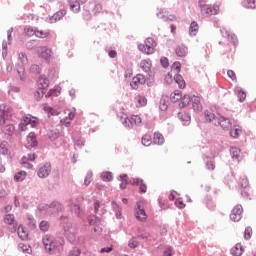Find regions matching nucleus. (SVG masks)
Instances as JSON below:
<instances>
[{"label": "nucleus", "instance_id": "nucleus-20", "mask_svg": "<svg viewBox=\"0 0 256 256\" xmlns=\"http://www.w3.org/2000/svg\"><path fill=\"white\" fill-rule=\"evenodd\" d=\"M134 101L136 107H145V105H147V98L141 94L136 95Z\"/></svg>", "mask_w": 256, "mask_h": 256}, {"label": "nucleus", "instance_id": "nucleus-12", "mask_svg": "<svg viewBox=\"0 0 256 256\" xmlns=\"http://www.w3.org/2000/svg\"><path fill=\"white\" fill-rule=\"evenodd\" d=\"M192 107L196 113H201V111H203V104H201V97L199 96L192 97Z\"/></svg>", "mask_w": 256, "mask_h": 256}, {"label": "nucleus", "instance_id": "nucleus-32", "mask_svg": "<svg viewBox=\"0 0 256 256\" xmlns=\"http://www.w3.org/2000/svg\"><path fill=\"white\" fill-rule=\"evenodd\" d=\"M64 15H67V11L59 10L52 16L51 20L52 21H61V19H63Z\"/></svg>", "mask_w": 256, "mask_h": 256}, {"label": "nucleus", "instance_id": "nucleus-5", "mask_svg": "<svg viewBox=\"0 0 256 256\" xmlns=\"http://www.w3.org/2000/svg\"><path fill=\"white\" fill-rule=\"evenodd\" d=\"M37 55L40 57V59H43L46 61V63H49L51 61V56L53 55V51L51 48H47L46 46H40L37 48Z\"/></svg>", "mask_w": 256, "mask_h": 256}, {"label": "nucleus", "instance_id": "nucleus-19", "mask_svg": "<svg viewBox=\"0 0 256 256\" xmlns=\"http://www.w3.org/2000/svg\"><path fill=\"white\" fill-rule=\"evenodd\" d=\"M157 16L159 17V19H163L164 21H168V19L170 21H173V19H175V15H169V11H167L166 9H162Z\"/></svg>", "mask_w": 256, "mask_h": 256}, {"label": "nucleus", "instance_id": "nucleus-1", "mask_svg": "<svg viewBox=\"0 0 256 256\" xmlns=\"http://www.w3.org/2000/svg\"><path fill=\"white\" fill-rule=\"evenodd\" d=\"M206 121H209V123H212V125H215L218 127L220 125L222 129H229L231 127V120L227 119L225 117H217L215 113L206 111L205 112Z\"/></svg>", "mask_w": 256, "mask_h": 256}, {"label": "nucleus", "instance_id": "nucleus-41", "mask_svg": "<svg viewBox=\"0 0 256 256\" xmlns=\"http://www.w3.org/2000/svg\"><path fill=\"white\" fill-rule=\"evenodd\" d=\"M49 97H59L61 95V87L56 86L48 93Z\"/></svg>", "mask_w": 256, "mask_h": 256}, {"label": "nucleus", "instance_id": "nucleus-60", "mask_svg": "<svg viewBox=\"0 0 256 256\" xmlns=\"http://www.w3.org/2000/svg\"><path fill=\"white\" fill-rule=\"evenodd\" d=\"M206 167L208 171H215V162L209 161L206 163Z\"/></svg>", "mask_w": 256, "mask_h": 256}, {"label": "nucleus", "instance_id": "nucleus-27", "mask_svg": "<svg viewBox=\"0 0 256 256\" xmlns=\"http://www.w3.org/2000/svg\"><path fill=\"white\" fill-rule=\"evenodd\" d=\"M178 119L184 123V125H189V122L191 121V116L187 115L185 112L178 113Z\"/></svg>", "mask_w": 256, "mask_h": 256}, {"label": "nucleus", "instance_id": "nucleus-58", "mask_svg": "<svg viewBox=\"0 0 256 256\" xmlns=\"http://www.w3.org/2000/svg\"><path fill=\"white\" fill-rule=\"evenodd\" d=\"M45 93H47V90H45V88H42L41 86H38V91H37L38 99H41V97H43Z\"/></svg>", "mask_w": 256, "mask_h": 256}, {"label": "nucleus", "instance_id": "nucleus-56", "mask_svg": "<svg viewBox=\"0 0 256 256\" xmlns=\"http://www.w3.org/2000/svg\"><path fill=\"white\" fill-rule=\"evenodd\" d=\"M111 251H113V245L100 249L99 253L104 255V253H111Z\"/></svg>", "mask_w": 256, "mask_h": 256}, {"label": "nucleus", "instance_id": "nucleus-33", "mask_svg": "<svg viewBox=\"0 0 256 256\" xmlns=\"http://www.w3.org/2000/svg\"><path fill=\"white\" fill-rule=\"evenodd\" d=\"M154 143L156 145H163L165 143V138L161 133H154Z\"/></svg>", "mask_w": 256, "mask_h": 256}, {"label": "nucleus", "instance_id": "nucleus-35", "mask_svg": "<svg viewBox=\"0 0 256 256\" xmlns=\"http://www.w3.org/2000/svg\"><path fill=\"white\" fill-rule=\"evenodd\" d=\"M50 211L51 213H59V211H63V206L58 202H54L50 205Z\"/></svg>", "mask_w": 256, "mask_h": 256}, {"label": "nucleus", "instance_id": "nucleus-10", "mask_svg": "<svg viewBox=\"0 0 256 256\" xmlns=\"http://www.w3.org/2000/svg\"><path fill=\"white\" fill-rule=\"evenodd\" d=\"M132 89H139V85H145V76L137 74L130 83Z\"/></svg>", "mask_w": 256, "mask_h": 256}, {"label": "nucleus", "instance_id": "nucleus-24", "mask_svg": "<svg viewBox=\"0 0 256 256\" xmlns=\"http://www.w3.org/2000/svg\"><path fill=\"white\" fill-rule=\"evenodd\" d=\"M38 87L47 91V87H49V79L45 76H41L38 81Z\"/></svg>", "mask_w": 256, "mask_h": 256}, {"label": "nucleus", "instance_id": "nucleus-55", "mask_svg": "<svg viewBox=\"0 0 256 256\" xmlns=\"http://www.w3.org/2000/svg\"><path fill=\"white\" fill-rule=\"evenodd\" d=\"M252 233L253 229H251V227H247L244 231V239H249Z\"/></svg>", "mask_w": 256, "mask_h": 256}, {"label": "nucleus", "instance_id": "nucleus-21", "mask_svg": "<svg viewBox=\"0 0 256 256\" xmlns=\"http://www.w3.org/2000/svg\"><path fill=\"white\" fill-rule=\"evenodd\" d=\"M27 147H37V138L35 137V133L30 132L26 138Z\"/></svg>", "mask_w": 256, "mask_h": 256}, {"label": "nucleus", "instance_id": "nucleus-29", "mask_svg": "<svg viewBox=\"0 0 256 256\" xmlns=\"http://www.w3.org/2000/svg\"><path fill=\"white\" fill-rule=\"evenodd\" d=\"M140 67L145 73H149L151 71V60H142Z\"/></svg>", "mask_w": 256, "mask_h": 256}, {"label": "nucleus", "instance_id": "nucleus-52", "mask_svg": "<svg viewBox=\"0 0 256 256\" xmlns=\"http://www.w3.org/2000/svg\"><path fill=\"white\" fill-rule=\"evenodd\" d=\"M41 231H49V222L42 221L39 225Z\"/></svg>", "mask_w": 256, "mask_h": 256}, {"label": "nucleus", "instance_id": "nucleus-39", "mask_svg": "<svg viewBox=\"0 0 256 256\" xmlns=\"http://www.w3.org/2000/svg\"><path fill=\"white\" fill-rule=\"evenodd\" d=\"M25 177H27V172L26 171H20L14 176V180L19 183V181L25 180Z\"/></svg>", "mask_w": 256, "mask_h": 256}, {"label": "nucleus", "instance_id": "nucleus-22", "mask_svg": "<svg viewBox=\"0 0 256 256\" xmlns=\"http://www.w3.org/2000/svg\"><path fill=\"white\" fill-rule=\"evenodd\" d=\"M244 251L245 250L243 249V245L238 243L234 247H232L231 255H233V256H242Z\"/></svg>", "mask_w": 256, "mask_h": 256}, {"label": "nucleus", "instance_id": "nucleus-11", "mask_svg": "<svg viewBox=\"0 0 256 256\" xmlns=\"http://www.w3.org/2000/svg\"><path fill=\"white\" fill-rule=\"evenodd\" d=\"M49 173H51V163H46L39 168L38 177H40V179H45V177H49Z\"/></svg>", "mask_w": 256, "mask_h": 256}, {"label": "nucleus", "instance_id": "nucleus-2", "mask_svg": "<svg viewBox=\"0 0 256 256\" xmlns=\"http://www.w3.org/2000/svg\"><path fill=\"white\" fill-rule=\"evenodd\" d=\"M157 47V43L153 38H147L144 41V44L138 45L139 51L145 53L146 55H153L155 53V48Z\"/></svg>", "mask_w": 256, "mask_h": 256}, {"label": "nucleus", "instance_id": "nucleus-9", "mask_svg": "<svg viewBox=\"0 0 256 256\" xmlns=\"http://www.w3.org/2000/svg\"><path fill=\"white\" fill-rule=\"evenodd\" d=\"M243 215V206L241 205H236L230 214V219L237 223V221H241V217Z\"/></svg>", "mask_w": 256, "mask_h": 256}, {"label": "nucleus", "instance_id": "nucleus-30", "mask_svg": "<svg viewBox=\"0 0 256 256\" xmlns=\"http://www.w3.org/2000/svg\"><path fill=\"white\" fill-rule=\"evenodd\" d=\"M180 104L179 107L183 108V107H187V105H189V103H191V96H189L188 94H185L184 96H181L180 99Z\"/></svg>", "mask_w": 256, "mask_h": 256}, {"label": "nucleus", "instance_id": "nucleus-54", "mask_svg": "<svg viewBox=\"0 0 256 256\" xmlns=\"http://www.w3.org/2000/svg\"><path fill=\"white\" fill-rule=\"evenodd\" d=\"M30 71H31V73H34V74L40 73L41 72V67H39V65H37V64H33L30 67Z\"/></svg>", "mask_w": 256, "mask_h": 256}, {"label": "nucleus", "instance_id": "nucleus-38", "mask_svg": "<svg viewBox=\"0 0 256 256\" xmlns=\"http://www.w3.org/2000/svg\"><path fill=\"white\" fill-rule=\"evenodd\" d=\"M151 143H153V139L151 138V135L145 134L142 137V145H144V147H149Z\"/></svg>", "mask_w": 256, "mask_h": 256}, {"label": "nucleus", "instance_id": "nucleus-15", "mask_svg": "<svg viewBox=\"0 0 256 256\" xmlns=\"http://www.w3.org/2000/svg\"><path fill=\"white\" fill-rule=\"evenodd\" d=\"M230 155L232 159H234V161H237L238 163L239 161H241V159H243V154L241 153V150L236 147H232L230 149Z\"/></svg>", "mask_w": 256, "mask_h": 256}, {"label": "nucleus", "instance_id": "nucleus-25", "mask_svg": "<svg viewBox=\"0 0 256 256\" xmlns=\"http://www.w3.org/2000/svg\"><path fill=\"white\" fill-rule=\"evenodd\" d=\"M174 81L175 83H177L179 89H185L186 84L185 80L183 79V76L177 74L176 76H174Z\"/></svg>", "mask_w": 256, "mask_h": 256}, {"label": "nucleus", "instance_id": "nucleus-37", "mask_svg": "<svg viewBox=\"0 0 256 256\" xmlns=\"http://www.w3.org/2000/svg\"><path fill=\"white\" fill-rule=\"evenodd\" d=\"M139 237L140 239H145L146 241H151L153 239L151 234L143 229H139Z\"/></svg>", "mask_w": 256, "mask_h": 256}, {"label": "nucleus", "instance_id": "nucleus-18", "mask_svg": "<svg viewBox=\"0 0 256 256\" xmlns=\"http://www.w3.org/2000/svg\"><path fill=\"white\" fill-rule=\"evenodd\" d=\"M243 133V128L240 125H234V127L230 130V137L233 139H239V135Z\"/></svg>", "mask_w": 256, "mask_h": 256}, {"label": "nucleus", "instance_id": "nucleus-45", "mask_svg": "<svg viewBox=\"0 0 256 256\" xmlns=\"http://www.w3.org/2000/svg\"><path fill=\"white\" fill-rule=\"evenodd\" d=\"M18 247H19L20 251H23V253L31 252V246H29L27 244L20 243Z\"/></svg>", "mask_w": 256, "mask_h": 256}, {"label": "nucleus", "instance_id": "nucleus-13", "mask_svg": "<svg viewBox=\"0 0 256 256\" xmlns=\"http://www.w3.org/2000/svg\"><path fill=\"white\" fill-rule=\"evenodd\" d=\"M175 53H176L177 57H187V55L189 53V48H187V46H185V44H179L175 48Z\"/></svg>", "mask_w": 256, "mask_h": 256}, {"label": "nucleus", "instance_id": "nucleus-4", "mask_svg": "<svg viewBox=\"0 0 256 256\" xmlns=\"http://www.w3.org/2000/svg\"><path fill=\"white\" fill-rule=\"evenodd\" d=\"M199 5L201 8L202 15H217L219 13V6L211 7L207 4H205V1L200 0Z\"/></svg>", "mask_w": 256, "mask_h": 256}, {"label": "nucleus", "instance_id": "nucleus-16", "mask_svg": "<svg viewBox=\"0 0 256 256\" xmlns=\"http://www.w3.org/2000/svg\"><path fill=\"white\" fill-rule=\"evenodd\" d=\"M27 161H35V153L28 154L22 158V167L25 169H31L33 165L29 164Z\"/></svg>", "mask_w": 256, "mask_h": 256}, {"label": "nucleus", "instance_id": "nucleus-43", "mask_svg": "<svg viewBox=\"0 0 256 256\" xmlns=\"http://www.w3.org/2000/svg\"><path fill=\"white\" fill-rule=\"evenodd\" d=\"M75 119V112H69L68 117L64 119L65 127H69L71 123L69 121H73Z\"/></svg>", "mask_w": 256, "mask_h": 256}, {"label": "nucleus", "instance_id": "nucleus-40", "mask_svg": "<svg viewBox=\"0 0 256 256\" xmlns=\"http://www.w3.org/2000/svg\"><path fill=\"white\" fill-rule=\"evenodd\" d=\"M34 34L36 37H39L40 39H45V37H49V31L47 30H35Z\"/></svg>", "mask_w": 256, "mask_h": 256}, {"label": "nucleus", "instance_id": "nucleus-28", "mask_svg": "<svg viewBox=\"0 0 256 256\" xmlns=\"http://www.w3.org/2000/svg\"><path fill=\"white\" fill-rule=\"evenodd\" d=\"M160 110L161 111H167L168 107H169V98H167V96H163L160 99Z\"/></svg>", "mask_w": 256, "mask_h": 256}, {"label": "nucleus", "instance_id": "nucleus-3", "mask_svg": "<svg viewBox=\"0 0 256 256\" xmlns=\"http://www.w3.org/2000/svg\"><path fill=\"white\" fill-rule=\"evenodd\" d=\"M27 125H31V127H37V125H39V118L31 116V114L24 116L19 125L20 131H27Z\"/></svg>", "mask_w": 256, "mask_h": 256}, {"label": "nucleus", "instance_id": "nucleus-50", "mask_svg": "<svg viewBox=\"0 0 256 256\" xmlns=\"http://www.w3.org/2000/svg\"><path fill=\"white\" fill-rule=\"evenodd\" d=\"M239 183L243 189H247V187H249V180L246 177H241Z\"/></svg>", "mask_w": 256, "mask_h": 256}, {"label": "nucleus", "instance_id": "nucleus-59", "mask_svg": "<svg viewBox=\"0 0 256 256\" xmlns=\"http://www.w3.org/2000/svg\"><path fill=\"white\" fill-rule=\"evenodd\" d=\"M17 72L19 74L20 79L24 80L25 79V68L19 67V68H17Z\"/></svg>", "mask_w": 256, "mask_h": 256}, {"label": "nucleus", "instance_id": "nucleus-53", "mask_svg": "<svg viewBox=\"0 0 256 256\" xmlns=\"http://www.w3.org/2000/svg\"><path fill=\"white\" fill-rule=\"evenodd\" d=\"M175 205L178 207V209H185V202H183V199L181 198L176 199Z\"/></svg>", "mask_w": 256, "mask_h": 256}, {"label": "nucleus", "instance_id": "nucleus-51", "mask_svg": "<svg viewBox=\"0 0 256 256\" xmlns=\"http://www.w3.org/2000/svg\"><path fill=\"white\" fill-rule=\"evenodd\" d=\"M81 255V249L74 247L72 250H70L68 256H79Z\"/></svg>", "mask_w": 256, "mask_h": 256}, {"label": "nucleus", "instance_id": "nucleus-34", "mask_svg": "<svg viewBox=\"0 0 256 256\" xmlns=\"http://www.w3.org/2000/svg\"><path fill=\"white\" fill-rule=\"evenodd\" d=\"M242 5L246 9H256V0H243Z\"/></svg>", "mask_w": 256, "mask_h": 256}, {"label": "nucleus", "instance_id": "nucleus-17", "mask_svg": "<svg viewBox=\"0 0 256 256\" xmlns=\"http://www.w3.org/2000/svg\"><path fill=\"white\" fill-rule=\"evenodd\" d=\"M132 185H136L140 189V193H147V185L143 183V179L134 178Z\"/></svg>", "mask_w": 256, "mask_h": 256}, {"label": "nucleus", "instance_id": "nucleus-48", "mask_svg": "<svg viewBox=\"0 0 256 256\" xmlns=\"http://www.w3.org/2000/svg\"><path fill=\"white\" fill-rule=\"evenodd\" d=\"M237 93H238V97L240 99V102L243 103V101H245V99H247V94L242 89H238Z\"/></svg>", "mask_w": 256, "mask_h": 256}, {"label": "nucleus", "instance_id": "nucleus-26", "mask_svg": "<svg viewBox=\"0 0 256 256\" xmlns=\"http://www.w3.org/2000/svg\"><path fill=\"white\" fill-rule=\"evenodd\" d=\"M181 97H183V94L180 90H175L171 96L170 99L172 103H177V101H181Z\"/></svg>", "mask_w": 256, "mask_h": 256}, {"label": "nucleus", "instance_id": "nucleus-23", "mask_svg": "<svg viewBox=\"0 0 256 256\" xmlns=\"http://www.w3.org/2000/svg\"><path fill=\"white\" fill-rule=\"evenodd\" d=\"M197 33H199V24L197 22H192L190 24V28H189V34L192 37H195V35H197Z\"/></svg>", "mask_w": 256, "mask_h": 256}, {"label": "nucleus", "instance_id": "nucleus-61", "mask_svg": "<svg viewBox=\"0 0 256 256\" xmlns=\"http://www.w3.org/2000/svg\"><path fill=\"white\" fill-rule=\"evenodd\" d=\"M103 11V6L101 4H96L93 9V13L97 15V13H101Z\"/></svg>", "mask_w": 256, "mask_h": 256}, {"label": "nucleus", "instance_id": "nucleus-14", "mask_svg": "<svg viewBox=\"0 0 256 256\" xmlns=\"http://www.w3.org/2000/svg\"><path fill=\"white\" fill-rule=\"evenodd\" d=\"M5 225H10L13 227V231L17 229V221H15V216L13 214H7L4 216Z\"/></svg>", "mask_w": 256, "mask_h": 256}, {"label": "nucleus", "instance_id": "nucleus-63", "mask_svg": "<svg viewBox=\"0 0 256 256\" xmlns=\"http://www.w3.org/2000/svg\"><path fill=\"white\" fill-rule=\"evenodd\" d=\"M18 59L21 61L22 65H25V63H27V56H25L24 53H20Z\"/></svg>", "mask_w": 256, "mask_h": 256}, {"label": "nucleus", "instance_id": "nucleus-57", "mask_svg": "<svg viewBox=\"0 0 256 256\" xmlns=\"http://www.w3.org/2000/svg\"><path fill=\"white\" fill-rule=\"evenodd\" d=\"M128 246L131 247V249H135L139 247V242L135 239H131L128 243Z\"/></svg>", "mask_w": 256, "mask_h": 256}, {"label": "nucleus", "instance_id": "nucleus-44", "mask_svg": "<svg viewBox=\"0 0 256 256\" xmlns=\"http://www.w3.org/2000/svg\"><path fill=\"white\" fill-rule=\"evenodd\" d=\"M7 147H8L7 142H2L0 144V153L2 155H7V153H9V149Z\"/></svg>", "mask_w": 256, "mask_h": 256}, {"label": "nucleus", "instance_id": "nucleus-47", "mask_svg": "<svg viewBox=\"0 0 256 256\" xmlns=\"http://www.w3.org/2000/svg\"><path fill=\"white\" fill-rule=\"evenodd\" d=\"M70 8L74 13H79V10L81 9V5L79 2H74L70 4Z\"/></svg>", "mask_w": 256, "mask_h": 256}, {"label": "nucleus", "instance_id": "nucleus-7", "mask_svg": "<svg viewBox=\"0 0 256 256\" xmlns=\"http://www.w3.org/2000/svg\"><path fill=\"white\" fill-rule=\"evenodd\" d=\"M135 217L136 219H138V221H147V213L145 212V202H137Z\"/></svg>", "mask_w": 256, "mask_h": 256}, {"label": "nucleus", "instance_id": "nucleus-6", "mask_svg": "<svg viewBox=\"0 0 256 256\" xmlns=\"http://www.w3.org/2000/svg\"><path fill=\"white\" fill-rule=\"evenodd\" d=\"M13 117V108L8 106H3L0 108V125H5L6 121Z\"/></svg>", "mask_w": 256, "mask_h": 256}, {"label": "nucleus", "instance_id": "nucleus-49", "mask_svg": "<svg viewBox=\"0 0 256 256\" xmlns=\"http://www.w3.org/2000/svg\"><path fill=\"white\" fill-rule=\"evenodd\" d=\"M226 37H227L228 41H231V43H233V45H237V37H235L234 34L226 32Z\"/></svg>", "mask_w": 256, "mask_h": 256}, {"label": "nucleus", "instance_id": "nucleus-46", "mask_svg": "<svg viewBox=\"0 0 256 256\" xmlns=\"http://www.w3.org/2000/svg\"><path fill=\"white\" fill-rule=\"evenodd\" d=\"M171 69L174 73L179 74L181 72V62H174Z\"/></svg>", "mask_w": 256, "mask_h": 256}, {"label": "nucleus", "instance_id": "nucleus-42", "mask_svg": "<svg viewBox=\"0 0 256 256\" xmlns=\"http://www.w3.org/2000/svg\"><path fill=\"white\" fill-rule=\"evenodd\" d=\"M143 122V120L139 117V115H133L130 118V123L131 125H141V123Z\"/></svg>", "mask_w": 256, "mask_h": 256}, {"label": "nucleus", "instance_id": "nucleus-31", "mask_svg": "<svg viewBox=\"0 0 256 256\" xmlns=\"http://www.w3.org/2000/svg\"><path fill=\"white\" fill-rule=\"evenodd\" d=\"M101 179L102 181H105V183H109L110 181H113V173L104 171L101 173Z\"/></svg>", "mask_w": 256, "mask_h": 256}, {"label": "nucleus", "instance_id": "nucleus-36", "mask_svg": "<svg viewBox=\"0 0 256 256\" xmlns=\"http://www.w3.org/2000/svg\"><path fill=\"white\" fill-rule=\"evenodd\" d=\"M18 237H20V239H22V241H25V239H27V237H29L27 230H25V228L23 226L18 227Z\"/></svg>", "mask_w": 256, "mask_h": 256}, {"label": "nucleus", "instance_id": "nucleus-62", "mask_svg": "<svg viewBox=\"0 0 256 256\" xmlns=\"http://www.w3.org/2000/svg\"><path fill=\"white\" fill-rule=\"evenodd\" d=\"M72 211L76 213V215H81V207L77 204L72 206Z\"/></svg>", "mask_w": 256, "mask_h": 256}, {"label": "nucleus", "instance_id": "nucleus-64", "mask_svg": "<svg viewBox=\"0 0 256 256\" xmlns=\"http://www.w3.org/2000/svg\"><path fill=\"white\" fill-rule=\"evenodd\" d=\"M163 256H173V248L167 247L163 253Z\"/></svg>", "mask_w": 256, "mask_h": 256}, {"label": "nucleus", "instance_id": "nucleus-8", "mask_svg": "<svg viewBox=\"0 0 256 256\" xmlns=\"http://www.w3.org/2000/svg\"><path fill=\"white\" fill-rule=\"evenodd\" d=\"M42 241H43V245H44L46 251H48V253H51V251H53L54 249H57V247H59V244H57V242H55L53 240V237H51L49 235L44 236Z\"/></svg>", "mask_w": 256, "mask_h": 256}]
</instances>
